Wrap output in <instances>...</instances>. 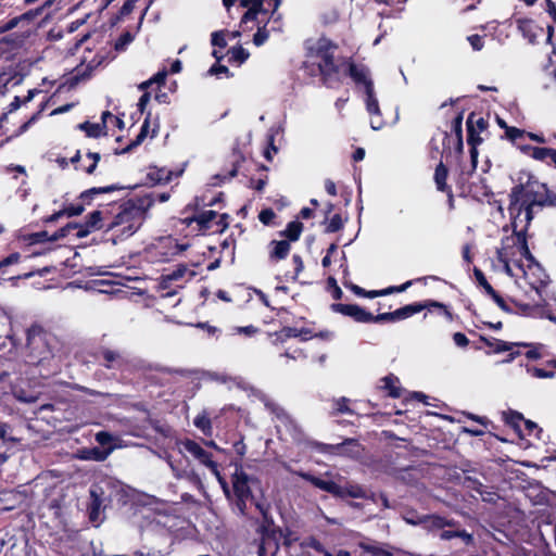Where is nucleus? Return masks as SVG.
<instances>
[{
  "instance_id": "17",
  "label": "nucleus",
  "mask_w": 556,
  "mask_h": 556,
  "mask_svg": "<svg viewBox=\"0 0 556 556\" xmlns=\"http://www.w3.org/2000/svg\"><path fill=\"white\" fill-rule=\"evenodd\" d=\"M125 189H134V187H126L121 184H113V185H109L105 187H92L90 189L83 191L79 195V199L84 203L90 204L94 195L111 193L114 191H121V190H125Z\"/></svg>"
},
{
  "instance_id": "52",
  "label": "nucleus",
  "mask_w": 556,
  "mask_h": 556,
  "mask_svg": "<svg viewBox=\"0 0 556 556\" xmlns=\"http://www.w3.org/2000/svg\"><path fill=\"white\" fill-rule=\"evenodd\" d=\"M45 106H46L45 103L41 104L39 111H37L35 114H33V116L28 121H26L18 127L17 131L14 134V137H17V136L22 135L23 132H25L30 127V125H33L39 118L41 112L45 110Z\"/></svg>"
},
{
  "instance_id": "15",
  "label": "nucleus",
  "mask_w": 556,
  "mask_h": 556,
  "mask_svg": "<svg viewBox=\"0 0 556 556\" xmlns=\"http://www.w3.org/2000/svg\"><path fill=\"white\" fill-rule=\"evenodd\" d=\"M267 526L265 523L261 527L262 539L257 548V556H276L279 551V545L275 538L267 535Z\"/></svg>"
},
{
  "instance_id": "10",
  "label": "nucleus",
  "mask_w": 556,
  "mask_h": 556,
  "mask_svg": "<svg viewBox=\"0 0 556 556\" xmlns=\"http://www.w3.org/2000/svg\"><path fill=\"white\" fill-rule=\"evenodd\" d=\"M182 448L188 452L194 459L201 465L205 466L218 479L222 480L219 465L213 459V454L204 450L198 442L191 439H185L179 442Z\"/></svg>"
},
{
  "instance_id": "58",
  "label": "nucleus",
  "mask_w": 556,
  "mask_h": 556,
  "mask_svg": "<svg viewBox=\"0 0 556 556\" xmlns=\"http://www.w3.org/2000/svg\"><path fill=\"white\" fill-rule=\"evenodd\" d=\"M132 40L134 36L129 31H125L117 38L114 48L116 51H123Z\"/></svg>"
},
{
  "instance_id": "35",
  "label": "nucleus",
  "mask_w": 556,
  "mask_h": 556,
  "mask_svg": "<svg viewBox=\"0 0 556 556\" xmlns=\"http://www.w3.org/2000/svg\"><path fill=\"white\" fill-rule=\"evenodd\" d=\"M459 479L465 488L476 491L481 496H483L486 493L484 490L485 485L478 478L464 472L463 477H460Z\"/></svg>"
},
{
  "instance_id": "31",
  "label": "nucleus",
  "mask_w": 556,
  "mask_h": 556,
  "mask_svg": "<svg viewBox=\"0 0 556 556\" xmlns=\"http://www.w3.org/2000/svg\"><path fill=\"white\" fill-rule=\"evenodd\" d=\"M443 151L442 154H450L452 149V142L454 143L455 152L458 154L463 153L464 149V142H463V136H457V138H452V136L447 131H443Z\"/></svg>"
},
{
  "instance_id": "62",
  "label": "nucleus",
  "mask_w": 556,
  "mask_h": 556,
  "mask_svg": "<svg viewBox=\"0 0 556 556\" xmlns=\"http://www.w3.org/2000/svg\"><path fill=\"white\" fill-rule=\"evenodd\" d=\"M18 25L23 26V23L21 21L20 15L14 16V17L10 18L8 22H5L2 25H0V34L7 33L9 30H12L15 27H17Z\"/></svg>"
},
{
  "instance_id": "59",
  "label": "nucleus",
  "mask_w": 556,
  "mask_h": 556,
  "mask_svg": "<svg viewBox=\"0 0 556 556\" xmlns=\"http://www.w3.org/2000/svg\"><path fill=\"white\" fill-rule=\"evenodd\" d=\"M211 43L214 47H218L220 49L226 48L227 41L225 39V30H217V31L212 33Z\"/></svg>"
},
{
  "instance_id": "48",
  "label": "nucleus",
  "mask_w": 556,
  "mask_h": 556,
  "mask_svg": "<svg viewBox=\"0 0 556 556\" xmlns=\"http://www.w3.org/2000/svg\"><path fill=\"white\" fill-rule=\"evenodd\" d=\"M248 10L242 15L240 24H247L248 22H254L257 21L258 14H267V10H258L254 8H247Z\"/></svg>"
},
{
  "instance_id": "9",
  "label": "nucleus",
  "mask_w": 556,
  "mask_h": 556,
  "mask_svg": "<svg viewBox=\"0 0 556 556\" xmlns=\"http://www.w3.org/2000/svg\"><path fill=\"white\" fill-rule=\"evenodd\" d=\"M431 308H438V309L442 311V314L450 321H452L454 319L453 314L450 311L448 306L445 305L444 303H441L435 300H426L424 302H414L412 304L402 306V307L395 309V319H396V321L403 320V319L412 317L415 314L420 313L424 309L431 311Z\"/></svg>"
},
{
  "instance_id": "37",
  "label": "nucleus",
  "mask_w": 556,
  "mask_h": 556,
  "mask_svg": "<svg viewBox=\"0 0 556 556\" xmlns=\"http://www.w3.org/2000/svg\"><path fill=\"white\" fill-rule=\"evenodd\" d=\"M193 425L202 431V433L206 437L212 435L213 427L212 421L206 412H202L193 419Z\"/></svg>"
},
{
  "instance_id": "32",
  "label": "nucleus",
  "mask_w": 556,
  "mask_h": 556,
  "mask_svg": "<svg viewBox=\"0 0 556 556\" xmlns=\"http://www.w3.org/2000/svg\"><path fill=\"white\" fill-rule=\"evenodd\" d=\"M304 229L303 224L296 219L288 223L285 230L280 231V236L287 238L291 242H295L300 239Z\"/></svg>"
},
{
  "instance_id": "14",
  "label": "nucleus",
  "mask_w": 556,
  "mask_h": 556,
  "mask_svg": "<svg viewBox=\"0 0 556 556\" xmlns=\"http://www.w3.org/2000/svg\"><path fill=\"white\" fill-rule=\"evenodd\" d=\"M467 143L469 146L470 159H471V170L469 174L473 173L477 168L478 164V146L483 142V138L481 137L480 131H476L472 128V118H467Z\"/></svg>"
},
{
  "instance_id": "8",
  "label": "nucleus",
  "mask_w": 556,
  "mask_h": 556,
  "mask_svg": "<svg viewBox=\"0 0 556 556\" xmlns=\"http://www.w3.org/2000/svg\"><path fill=\"white\" fill-rule=\"evenodd\" d=\"M92 357L100 366L110 370H124L129 365L123 351L106 346H99L92 353Z\"/></svg>"
},
{
  "instance_id": "47",
  "label": "nucleus",
  "mask_w": 556,
  "mask_h": 556,
  "mask_svg": "<svg viewBox=\"0 0 556 556\" xmlns=\"http://www.w3.org/2000/svg\"><path fill=\"white\" fill-rule=\"evenodd\" d=\"M343 228V220L340 214H334L326 226L325 231L328 233L338 232Z\"/></svg>"
},
{
  "instance_id": "49",
  "label": "nucleus",
  "mask_w": 556,
  "mask_h": 556,
  "mask_svg": "<svg viewBox=\"0 0 556 556\" xmlns=\"http://www.w3.org/2000/svg\"><path fill=\"white\" fill-rule=\"evenodd\" d=\"M276 340L280 342H285L290 338H296V328L294 327H283L281 330L276 331L275 333Z\"/></svg>"
},
{
  "instance_id": "34",
  "label": "nucleus",
  "mask_w": 556,
  "mask_h": 556,
  "mask_svg": "<svg viewBox=\"0 0 556 556\" xmlns=\"http://www.w3.org/2000/svg\"><path fill=\"white\" fill-rule=\"evenodd\" d=\"M336 497L366 498V492L363 486L358 484L341 485V492L340 494H336Z\"/></svg>"
},
{
  "instance_id": "38",
  "label": "nucleus",
  "mask_w": 556,
  "mask_h": 556,
  "mask_svg": "<svg viewBox=\"0 0 556 556\" xmlns=\"http://www.w3.org/2000/svg\"><path fill=\"white\" fill-rule=\"evenodd\" d=\"M85 224L89 229L99 230L106 228V224L103 223V212L96 210L86 216Z\"/></svg>"
},
{
  "instance_id": "36",
  "label": "nucleus",
  "mask_w": 556,
  "mask_h": 556,
  "mask_svg": "<svg viewBox=\"0 0 556 556\" xmlns=\"http://www.w3.org/2000/svg\"><path fill=\"white\" fill-rule=\"evenodd\" d=\"M249 51L242 46H236L228 50V62L230 64L237 63L238 65H241L249 59Z\"/></svg>"
},
{
  "instance_id": "12",
  "label": "nucleus",
  "mask_w": 556,
  "mask_h": 556,
  "mask_svg": "<svg viewBox=\"0 0 556 556\" xmlns=\"http://www.w3.org/2000/svg\"><path fill=\"white\" fill-rule=\"evenodd\" d=\"M76 226V224L68 223L67 225L54 231L52 235H49L47 230L31 232L26 235L24 237V240L30 245L46 242H55L60 239L67 237L71 233V229Z\"/></svg>"
},
{
  "instance_id": "18",
  "label": "nucleus",
  "mask_w": 556,
  "mask_h": 556,
  "mask_svg": "<svg viewBox=\"0 0 556 556\" xmlns=\"http://www.w3.org/2000/svg\"><path fill=\"white\" fill-rule=\"evenodd\" d=\"M302 477L315 488L328 492L333 496L341 492V485L333 480H325L311 473H302Z\"/></svg>"
},
{
  "instance_id": "6",
  "label": "nucleus",
  "mask_w": 556,
  "mask_h": 556,
  "mask_svg": "<svg viewBox=\"0 0 556 556\" xmlns=\"http://www.w3.org/2000/svg\"><path fill=\"white\" fill-rule=\"evenodd\" d=\"M330 308L334 313H339L343 316H348L352 318L355 323L359 324H381V323H395V311L379 313L374 315L372 313L366 311L364 307L357 304H343V303H332Z\"/></svg>"
},
{
  "instance_id": "13",
  "label": "nucleus",
  "mask_w": 556,
  "mask_h": 556,
  "mask_svg": "<svg viewBox=\"0 0 556 556\" xmlns=\"http://www.w3.org/2000/svg\"><path fill=\"white\" fill-rule=\"evenodd\" d=\"M473 276L477 286L481 288L483 292L490 296L503 312L511 313V308L507 305L504 298L489 283L484 273L480 268L473 267Z\"/></svg>"
},
{
  "instance_id": "22",
  "label": "nucleus",
  "mask_w": 556,
  "mask_h": 556,
  "mask_svg": "<svg viewBox=\"0 0 556 556\" xmlns=\"http://www.w3.org/2000/svg\"><path fill=\"white\" fill-rule=\"evenodd\" d=\"M87 159L90 160L89 165H77L81 159L80 151L77 150L74 156L70 159V162L75 166V169H81L88 175H92L98 166L99 161L101 160V155L98 152H88L86 154Z\"/></svg>"
},
{
  "instance_id": "20",
  "label": "nucleus",
  "mask_w": 556,
  "mask_h": 556,
  "mask_svg": "<svg viewBox=\"0 0 556 556\" xmlns=\"http://www.w3.org/2000/svg\"><path fill=\"white\" fill-rule=\"evenodd\" d=\"M503 421L506 426L511 428L515 433L518 435L519 439L525 438L523 429H522V422L525 421V417L521 413L508 409L506 412L502 413Z\"/></svg>"
},
{
  "instance_id": "2",
  "label": "nucleus",
  "mask_w": 556,
  "mask_h": 556,
  "mask_svg": "<svg viewBox=\"0 0 556 556\" xmlns=\"http://www.w3.org/2000/svg\"><path fill=\"white\" fill-rule=\"evenodd\" d=\"M508 213L510 219H518L525 213L528 224L534 218V207H556V193L547 185L530 175L525 182L515 185L509 194Z\"/></svg>"
},
{
  "instance_id": "27",
  "label": "nucleus",
  "mask_w": 556,
  "mask_h": 556,
  "mask_svg": "<svg viewBox=\"0 0 556 556\" xmlns=\"http://www.w3.org/2000/svg\"><path fill=\"white\" fill-rule=\"evenodd\" d=\"M440 540L450 541L452 539L458 538L466 546H471L475 544V538L472 533L467 532L465 529H450L443 530L439 534Z\"/></svg>"
},
{
  "instance_id": "46",
  "label": "nucleus",
  "mask_w": 556,
  "mask_h": 556,
  "mask_svg": "<svg viewBox=\"0 0 556 556\" xmlns=\"http://www.w3.org/2000/svg\"><path fill=\"white\" fill-rule=\"evenodd\" d=\"M301 545L303 547H309L319 554L326 553V547L324 544L314 535L306 538Z\"/></svg>"
},
{
  "instance_id": "21",
  "label": "nucleus",
  "mask_w": 556,
  "mask_h": 556,
  "mask_svg": "<svg viewBox=\"0 0 556 556\" xmlns=\"http://www.w3.org/2000/svg\"><path fill=\"white\" fill-rule=\"evenodd\" d=\"M448 176V169L443 164V162H440L434 170V182L437 186V189L441 192H445L448 197L450 203H453V192L452 188L446 184Z\"/></svg>"
},
{
  "instance_id": "24",
  "label": "nucleus",
  "mask_w": 556,
  "mask_h": 556,
  "mask_svg": "<svg viewBox=\"0 0 556 556\" xmlns=\"http://www.w3.org/2000/svg\"><path fill=\"white\" fill-rule=\"evenodd\" d=\"M529 225L526 222V225L522 229H517V219H511V227H513V235L516 238V242L514 244H517L519 247V251L521 255L525 257L531 256L528 242H527V231L529 228Z\"/></svg>"
},
{
  "instance_id": "57",
  "label": "nucleus",
  "mask_w": 556,
  "mask_h": 556,
  "mask_svg": "<svg viewBox=\"0 0 556 556\" xmlns=\"http://www.w3.org/2000/svg\"><path fill=\"white\" fill-rule=\"evenodd\" d=\"M463 118L464 112H459L451 123V131L455 134V138L457 136H463Z\"/></svg>"
},
{
  "instance_id": "26",
  "label": "nucleus",
  "mask_w": 556,
  "mask_h": 556,
  "mask_svg": "<svg viewBox=\"0 0 556 556\" xmlns=\"http://www.w3.org/2000/svg\"><path fill=\"white\" fill-rule=\"evenodd\" d=\"M290 242L291 241H289V240H280V241L273 240V241H270L269 258L271 261H276V262L285 260L289 255L290 250H291Z\"/></svg>"
},
{
  "instance_id": "33",
  "label": "nucleus",
  "mask_w": 556,
  "mask_h": 556,
  "mask_svg": "<svg viewBox=\"0 0 556 556\" xmlns=\"http://www.w3.org/2000/svg\"><path fill=\"white\" fill-rule=\"evenodd\" d=\"M78 128L86 132L89 138H99L101 135H106V125L99 123H90L88 121L80 123Z\"/></svg>"
},
{
  "instance_id": "11",
  "label": "nucleus",
  "mask_w": 556,
  "mask_h": 556,
  "mask_svg": "<svg viewBox=\"0 0 556 556\" xmlns=\"http://www.w3.org/2000/svg\"><path fill=\"white\" fill-rule=\"evenodd\" d=\"M479 342L483 343L485 346L489 348V350L485 351V353L488 355L498 354V353H503V352H509V354L507 355V358L504 361L506 363L513 362L517 356L520 355L519 351L514 350L515 346H526V348L530 346L527 343L506 342L501 339H496L493 337H485L482 334L479 336Z\"/></svg>"
},
{
  "instance_id": "43",
  "label": "nucleus",
  "mask_w": 556,
  "mask_h": 556,
  "mask_svg": "<svg viewBox=\"0 0 556 556\" xmlns=\"http://www.w3.org/2000/svg\"><path fill=\"white\" fill-rule=\"evenodd\" d=\"M359 547L371 556H392V553L376 544L361 543Z\"/></svg>"
},
{
  "instance_id": "25",
  "label": "nucleus",
  "mask_w": 556,
  "mask_h": 556,
  "mask_svg": "<svg viewBox=\"0 0 556 556\" xmlns=\"http://www.w3.org/2000/svg\"><path fill=\"white\" fill-rule=\"evenodd\" d=\"M224 192H218L217 194L213 195L212 198H207V195L203 194L201 197H195L193 204H188L186 208L182 212V215H185L188 210L193 208V211H199V208L204 206H214L219 203L224 202Z\"/></svg>"
},
{
  "instance_id": "16",
  "label": "nucleus",
  "mask_w": 556,
  "mask_h": 556,
  "mask_svg": "<svg viewBox=\"0 0 556 556\" xmlns=\"http://www.w3.org/2000/svg\"><path fill=\"white\" fill-rule=\"evenodd\" d=\"M150 118H151V112H148L137 137L134 140H131L125 148H122V149L116 148L114 150V154H116V155L126 154V153L131 152L137 147H139L149 134Z\"/></svg>"
},
{
  "instance_id": "55",
  "label": "nucleus",
  "mask_w": 556,
  "mask_h": 556,
  "mask_svg": "<svg viewBox=\"0 0 556 556\" xmlns=\"http://www.w3.org/2000/svg\"><path fill=\"white\" fill-rule=\"evenodd\" d=\"M426 522H430V527L433 529L444 530L445 528V517L439 515H425Z\"/></svg>"
},
{
  "instance_id": "60",
  "label": "nucleus",
  "mask_w": 556,
  "mask_h": 556,
  "mask_svg": "<svg viewBox=\"0 0 556 556\" xmlns=\"http://www.w3.org/2000/svg\"><path fill=\"white\" fill-rule=\"evenodd\" d=\"M527 371L532 376V377H535V378H540V379H543V378H553L554 377V371H551V370H546L544 368H539V367H527Z\"/></svg>"
},
{
  "instance_id": "42",
  "label": "nucleus",
  "mask_w": 556,
  "mask_h": 556,
  "mask_svg": "<svg viewBox=\"0 0 556 556\" xmlns=\"http://www.w3.org/2000/svg\"><path fill=\"white\" fill-rule=\"evenodd\" d=\"M467 118H472V128L476 131L483 132L489 127V122L480 113L471 112Z\"/></svg>"
},
{
  "instance_id": "63",
  "label": "nucleus",
  "mask_w": 556,
  "mask_h": 556,
  "mask_svg": "<svg viewBox=\"0 0 556 556\" xmlns=\"http://www.w3.org/2000/svg\"><path fill=\"white\" fill-rule=\"evenodd\" d=\"M85 211L84 204H70L62 212L68 217L79 216Z\"/></svg>"
},
{
  "instance_id": "23",
  "label": "nucleus",
  "mask_w": 556,
  "mask_h": 556,
  "mask_svg": "<svg viewBox=\"0 0 556 556\" xmlns=\"http://www.w3.org/2000/svg\"><path fill=\"white\" fill-rule=\"evenodd\" d=\"M182 174V170L174 173L165 167L157 168L151 167L149 173L147 174V179L153 184H167L172 180L173 176H179Z\"/></svg>"
},
{
  "instance_id": "28",
  "label": "nucleus",
  "mask_w": 556,
  "mask_h": 556,
  "mask_svg": "<svg viewBox=\"0 0 556 556\" xmlns=\"http://www.w3.org/2000/svg\"><path fill=\"white\" fill-rule=\"evenodd\" d=\"M331 408L329 410V416L334 417L340 414H349L354 415L355 412L350 407L351 400L345 396H340L337 399H332L330 401Z\"/></svg>"
},
{
  "instance_id": "45",
  "label": "nucleus",
  "mask_w": 556,
  "mask_h": 556,
  "mask_svg": "<svg viewBox=\"0 0 556 556\" xmlns=\"http://www.w3.org/2000/svg\"><path fill=\"white\" fill-rule=\"evenodd\" d=\"M21 260V254L18 252H13L9 254L7 257L0 261V275L7 273V267L17 264Z\"/></svg>"
},
{
  "instance_id": "3",
  "label": "nucleus",
  "mask_w": 556,
  "mask_h": 556,
  "mask_svg": "<svg viewBox=\"0 0 556 556\" xmlns=\"http://www.w3.org/2000/svg\"><path fill=\"white\" fill-rule=\"evenodd\" d=\"M155 204L153 193L136 195L122 202L118 212L106 224V231L112 232V241H123L135 235L149 216L150 208Z\"/></svg>"
},
{
  "instance_id": "44",
  "label": "nucleus",
  "mask_w": 556,
  "mask_h": 556,
  "mask_svg": "<svg viewBox=\"0 0 556 556\" xmlns=\"http://www.w3.org/2000/svg\"><path fill=\"white\" fill-rule=\"evenodd\" d=\"M527 131L525 129L517 128L515 126L507 127L505 131V138L511 141L514 144H518V139L525 138Z\"/></svg>"
},
{
  "instance_id": "39",
  "label": "nucleus",
  "mask_w": 556,
  "mask_h": 556,
  "mask_svg": "<svg viewBox=\"0 0 556 556\" xmlns=\"http://www.w3.org/2000/svg\"><path fill=\"white\" fill-rule=\"evenodd\" d=\"M139 0H126L124 2V4L122 5V8L119 9V11L111 17L110 20V23L112 26H115L116 24H118L125 16L129 15L134 9H135V4L138 2Z\"/></svg>"
},
{
  "instance_id": "41",
  "label": "nucleus",
  "mask_w": 556,
  "mask_h": 556,
  "mask_svg": "<svg viewBox=\"0 0 556 556\" xmlns=\"http://www.w3.org/2000/svg\"><path fill=\"white\" fill-rule=\"evenodd\" d=\"M38 92V89H30L28 90L27 96L23 100H21L18 96L14 97L13 101L8 106V113H12L16 111L22 104L31 101L35 94Z\"/></svg>"
},
{
  "instance_id": "19",
  "label": "nucleus",
  "mask_w": 556,
  "mask_h": 556,
  "mask_svg": "<svg viewBox=\"0 0 556 556\" xmlns=\"http://www.w3.org/2000/svg\"><path fill=\"white\" fill-rule=\"evenodd\" d=\"M380 384L378 388L384 392H387V395L392 399H400L402 396L403 389L400 386L399 378L393 375L389 374L388 376L380 379Z\"/></svg>"
},
{
  "instance_id": "29",
  "label": "nucleus",
  "mask_w": 556,
  "mask_h": 556,
  "mask_svg": "<svg viewBox=\"0 0 556 556\" xmlns=\"http://www.w3.org/2000/svg\"><path fill=\"white\" fill-rule=\"evenodd\" d=\"M102 503V497L94 490H90V503L87 507V511L91 522L99 520Z\"/></svg>"
},
{
  "instance_id": "54",
  "label": "nucleus",
  "mask_w": 556,
  "mask_h": 556,
  "mask_svg": "<svg viewBox=\"0 0 556 556\" xmlns=\"http://www.w3.org/2000/svg\"><path fill=\"white\" fill-rule=\"evenodd\" d=\"M269 37V33L266 29V24L257 28V31L253 36V43L256 47L264 45Z\"/></svg>"
},
{
  "instance_id": "7",
  "label": "nucleus",
  "mask_w": 556,
  "mask_h": 556,
  "mask_svg": "<svg viewBox=\"0 0 556 556\" xmlns=\"http://www.w3.org/2000/svg\"><path fill=\"white\" fill-rule=\"evenodd\" d=\"M218 213L213 210L194 211L192 215H186L179 219L180 224L186 228H191L193 236L205 235L213 230L214 222Z\"/></svg>"
},
{
  "instance_id": "5",
  "label": "nucleus",
  "mask_w": 556,
  "mask_h": 556,
  "mask_svg": "<svg viewBox=\"0 0 556 556\" xmlns=\"http://www.w3.org/2000/svg\"><path fill=\"white\" fill-rule=\"evenodd\" d=\"M252 479L242 467L236 468V471L231 475V484H232V493L231 500L229 501L232 508L238 511L241 516H247V502L251 501L254 503L256 509L263 517L265 523L273 525V518L269 515V505L255 501L254 495L252 493L250 482Z\"/></svg>"
},
{
  "instance_id": "53",
  "label": "nucleus",
  "mask_w": 556,
  "mask_h": 556,
  "mask_svg": "<svg viewBox=\"0 0 556 556\" xmlns=\"http://www.w3.org/2000/svg\"><path fill=\"white\" fill-rule=\"evenodd\" d=\"M41 14V9L35 8L30 9L23 14L20 15L23 26L31 24L37 17Z\"/></svg>"
},
{
  "instance_id": "61",
  "label": "nucleus",
  "mask_w": 556,
  "mask_h": 556,
  "mask_svg": "<svg viewBox=\"0 0 556 556\" xmlns=\"http://www.w3.org/2000/svg\"><path fill=\"white\" fill-rule=\"evenodd\" d=\"M275 217L276 214L271 208H264L258 213V220L265 226L271 225Z\"/></svg>"
},
{
  "instance_id": "4",
  "label": "nucleus",
  "mask_w": 556,
  "mask_h": 556,
  "mask_svg": "<svg viewBox=\"0 0 556 556\" xmlns=\"http://www.w3.org/2000/svg\"><path fill=\"white\" fill-rule=\"evenodd\" d=\"M25 338L27 362L35 366L53 358L60 345L58 337L39 321L31 323L25 329Z\"/></svg>"
},
{
  "instance_id": "30",
  "label": "nucleus",
  "mask_w": 556,
  "mask_h": 556,
  "mask_svg": "<svg viewBox=\"0 0 556 556\" xmlns=\"http://www.w3.org/2000/svg\"><path fill=\"white\" fill-rule=\"evenodd\" d=\"M517 28L530 43L536 41L535 25L531 18H518Z\"/></svg>"
},
{
  "instance_id": "51",
  "label": "nucleus",
  "mask_w": 556,
  "mask_h": 556,
  "mask_svg": "<svg viewBox=\"0 0 556 556\" xmlns=\"http://www.w3.org/2000/svg\"><path fill=\"white\" fill-rule=\"evenodd\" d=\"M522 429L525 437L532 435L533 432L536 431L535 437L538 439H541L540 434L543 432V430L539 428V426L534 421L525 418V421L522 422Z\"/></svg>"
},
{
  "instance_id": "56",
  "label": "nucleus",
  "mask_w": 556,
  "mask_h": 556,
  "mask_svg": "<svg viewBox=\"0 0 556 556\" xmlns=\"http://www.w3.org/2000/svg\"><path fill=\"white\" fill-rule=\"evenodd\" d=\"M229 219H230L229 214H227V213L219 214L218 213V216H217V218L214 222V225L216 226V229H214L213 231L214 232H222L225 229H227L228 226H229Z\"/></svg>"
},
{
  "instance_id": "50",
  "label": "nucleus",
  "mask_w": 556,
  "mask_h": 556,
  "mask_svg": "<svg viewBox=\"0 0 556 556\" xmlns=\"http://www.w3.org/2000/svg\"><path fill=\"white\" fill-rule=\"evenodd\" d=\"M327 290L331 291V295L336 301L341 300L343 296L341 288L338 286L336 278L332 276L327 278Z\"/></svg>"
},
{
  "instance_id": "40",
  "label": "nucleus",
  "mask_w": 556,
  "mask_h": 556,
  "mask_svg": "<svg viewBox=\"0 0 556 556\" xmlns=\"http://www.w3.org/2000/svg\"><path fill=\"white\" fill-rule=\"evenodd\" d=\"M522 152L531 151V156L536 161H546L549 159L551 148L545 147H531V146H518Z\"/></svg>"
},
{
  "instance_id": "64",
  "label": "nucleus",
  "mask_w": 556,
  "mask_h": 556,
  "mask_svg": "<svg viewBox=\"0 0 556 556\" xmlns=\"http://www.w3.org/2000/svg\"><path fill=\"white\" fill-rule=\"evenodd\" d=\"M404 519L407 523L414 525V526L421 525V523L426 522L425 515L419 516L417 514V511H415V510L408 511L407 515L404 517Z\"/></svg>"
},
{
  "instance_id": "1",
  "label": "nucleus",
  "mask_w": 556,
  "mask_h": 556,
  "mask_svg": "<svg viewBox=\"0 0 556 556\" xmlns=\"http://www.w3.org/2000/svg\"><path fill=\"white\" fill-rule=\"evenodd\" d=\"M337 49L338 45L325 36L318 38L316 46L311 48L312 55L318 59L316 65L321 84L327 88L341 85L340 70L344 66V75L350 77L356 87L362 86L364 88L367 112L370 115H380L381 112L375 94L369 67L363 63H355L352 56H341L336 60L334 52Z\"/></svg>"
}]
</instances>
